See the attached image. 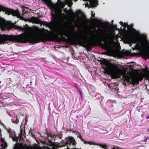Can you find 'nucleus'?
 <instances>
[{
  "label": "nucleus",
  "mask_w": 149,
  "mask_h": 149,
  "mask_svg": "<svg viewBox=\"0 0 149 149\" xmlns=\"http://www.w3.org/2000/svg\"><path fill=\"white\" fill-rule=\"evenodd\" d=\"M149 118V115L146 117V118L147 119H148Z\"/></svg>",
  "instance_id": "4c0bfd02"
},
{
  "label": "nucleus",
  "mask_w": 149,
  "mask_h": 149,
  "mask_svg": "<svg viewBox=\"0 0 149 149\" xmlns=\"http://www.w3.org/2000/svg\"><path fill=\"white\" fill-rule=\"evenodd\" d=\"M133 24H131L130 25H128L127 28L130 31H133L135 32H137L136 30L133 27Z\"/></svg>",
  "instance_id": "4468645a"
},
{
  "label": "nucleus",
  "mask_w": 149,
  "mask_h": 149,
  "mask_svg": "<svg viewBox=\"0 0 149 149\" xmlns=\"http://www.w3.org/2000/svg\"><path fill=\"white\" fill-rule=\"evenodd\" d=\"M46 134L47 137V139H48V144L46 143L45 141H41V142L42 144L43 145L46 144L47 146H44L42 147L43 149H51L48 147V146H52L53 148H59L65 146L66 145L67 146V149H69V148L68 147V146H70L71 145L74 146L75 145L76 142L74 139H68L65 142H63V140L61 141V143L52 142V140L53 141L55 140V139L54 138V136H51L49 134L47 133H46Z\"/></svg>",
  "instance_id": "7ed1b4c3"
},
{
  "label": "nucleus",
  "mask_w": 149,
  "mask_h": 149,
  "mask_svg": "<svg viewBox=\"0 0 149 149\" xmlns=\"http://www.w3.org/2000/svg\"><path fill=\"white\" fill-rule=\"evenodd\" d=\"M133 41L134 42V43H135L136 42V41H135V40L134 39H133Z\"/></svg>",
  "instance_id": "ea45409f"
},
{
  "label": "nucleus",
  "mask_w": 149,
  "mask_h": 149,
  "mask_svg": "<svg viewBox=\"0 0 149 149\" xmlns=\"http://www.w3.org/2000/svg\"><path fill=\"white\" fill-rule=\"evenodd\" d=\"M106 37L105 35H102L101 37L99 39L102 45L104 48L105 49H108L110 47V43L106 40Z\"/></svg>",
  "instance_id": "0eeeda50"
},
{
  "label": "nucleus",
  "mask_w": 149,
  "mask_h": 149,
  "mask_svg": "<svg viewBox=\"0 0 149 149\" xmlns=\"http://www.w3.org/2000/svg\"><path fill=\"white\" fill-rule=\"evenodd\" d=\"M71 131L73 133H76L77 131L75 130H71Z\"/></svg>",
  "instance_id": "2f4dec72"
},
{
  "label": "nucleus",
  "mask_w": 149,
  "mask_h": 149,
  "mask_svg": "<svg viewBox=\"0 0 149 149\" xmlns=\"http://www.w3.org/2000/svg\"><path fill=\"white\" fill-rule=\"evenodd\" d=\"M38 32L45 33V32L47 33L45 35H42L39 34L36 30H33L30 31L28 34H22L18 35H7L5 34L1 35L0 34V43H3L7 41L12 42L16 41L21 43H26L28 42L29 43H36L34 42H31V40L33 39L31 37V35L33 34L35 36H46L48 35H52L54 32H52L48 30L45 29L44 28L41 29L38 28Z\"/></svg>",
  "instance_id": "f03ea898"
},
{
  "label": "nucleus",
  "mask_w": 149,
  "mask_h": 149,
  "mask_svg": "<svg viewBox=\"0 0 149 149\" xmlns=\"http://www.w3.org/2000/svg\"><path fill=\"white\" fill-rule=\"evenodd\" d=\"M73 33H76L75 30L73 28L69 30L67 32L64 31L62 29H59L57 31V33H54L52 35L46 36H35L32 34L31 37L33 39L31 42L39 43L40 42H45L54 41L56 39H60L63 42L73 45H79L85 48L86 49H91V47L94 46L96 44V41H89L87 37H81L77 40L74 39L66 38L64 36L68 37L71 36Z\"/></svg>",
  "instance_id": "f257e3e1"
},
{
  "label": "nucleus",
  "mask_w": 149,
  "mask_h": 149,
  "mask_svg": "<svg viewBox=\"0 0 149 149\" xmlns=\"http://www.w3.org/2000/svg\"><path fill=\"white\" fill-rule=\"evenodd\" d=\"M130 54V52L126 50L124 52V54L125 55H129Z\"/></svg>",
  "instance_id": "5701e85b"
},
{
  "label": "nucleus",
  "mask_w": 149,
  "mask_h": 149,
  "mask_svg": "<svg viewBox=\"0 0 149 149\" xmlns=\"http://www.w3.org/2000/svg\"><path fill=\"white\" fill-rule=\"evenodd\" d=\"M115 28H117V26L116 25H115Z\"/></svg>",
  "instance_id": "79ce46f5"
},
{
  "label": "nucleus",
  "mask_w": 149,
  "mask_h": 149,
  "mask_svg": "<svg viewBox=\"0 0 149 149\" xmlns=\"http://www.w3.org/2000/svg\"><path fill=\"white\" fill-rule=\"evenodd\" d=\"M25 149H30L29 148H26Z\"/></svg>",
  "instance_id": "c03bdc74"
},
{
  "label": "nucleus",
  "mask_w": 149,
  "mask_h": 149,
  "mask_svg": "<svg viewBox=\"0 0 149 149\" xmlns=\"http://www.w3.org/2000/svg\"><path fill=\"white\" fill-rule=\"evenodd\" d=\"M6 24V20L2 19H0V27L1 29L4 28Z\"/></svg>",
  "instance_id": "9b49d317"
},
{
  "label": "nucleus",
  "mask_w": 149,
  "mask_h": 149,
  "mask_svg": "<svg viewBox=\"0 0 149 149\" xmlns=\"http://www.w3.org/2000/svg\"><path fill=\"white\" fill-rule=\"evenodd\" d=\"M113 22V20H112V22Z\"/></svg>",
  "instance_id": "a18cd8bd"
},
{
  "label": "nucleus",
  "mask_w": 149,
  "mask_h": 149,
  "mask_svg": "<svg viewBox=\"0 0 149 149\" xmlns=\"http://www.w3.org/2000/svg\"><path fill=\"white\" fill-rule=\"evenodd\" d=\"M84 143L85 144H89L91 145H92V144L94 145L95 144L93 142H91L90 141H85V140L84 141Z\"/></svg>",
  "instance_id": "6ab92c4d"
},
{
  "label": "nucleus",
  "mask_w": 149,
  "mask_h": 149,
  "mask_svg": "<svg viewBox=\"0 0 149 149\" xmlns=\"http://www.w3.org/2000/svg\"><path fill=\"white\" fill-rule=\"evenodd\" d=\"M22 11L23 12L22 14L23 15H24V14L26 13L27 12V10H26V9H22Z\"/></svg>",
  "instance_id": "b1692460"
},
{
  "label": "nucleus",
  "mask_w": 149,
  "mask_h": 149,
  "mask_svg": "<svg viewBox=\"0 0 149 149\" xmlns=\"http://www.w3.org/2000/svg\"><path fill=\"white\" fill-rule=\"evenodd\" d=\"M124 83H125V82H124Z\"/></svg>",
  "instance_id": "49530a36"
},
{
  "label": "nucleus",
  "mask_w": 149,
  "mask_h": 149,
  "mask_svg": "<svg viewBox=\"0 0 149 149\" xmlns=\"http://www.w3.org/2000/svg\"><path fill=\"white\" fill-rule=\"evenodd\" d=\"M31 136L32 137H34L35 138V137L34 136V135L32 134V133H31Z\"/></svg>",
  "instance_id": "72a5a7b5"
},
{
  "label": "nucleus",
  "mask_w": 149,
  "mask_h": 149,
  "mask_svg": "<svg viewBox=\"0 0 149 149\" xmlns=\"http://www.w3.org/2000/svg\"><path fill=\"white\" fill-rule=\"evenodd\" d=\"M143 72H148V68L146 66L145 68V69H143Z\"/></svg>",
  "instance_id": "4be33fe9"
},
{
  "label": "nucleus",
  "mask_w": 149,
  "mask_h": 149,
  "mask_svg": "<svg viewBox=\"0 0 149 149\" xmlns=\"http://www.w3.org/2000/svg\"><path fill=\"white\" fill-rule=\"evenodd\" d=\"M64 10L65 12V11H66L67 12H70L71 13H73V11L71 8H70L69 10H66V9H65Z\"/></svg>",
  "instance_id": "393cba45"
},
{
  "label": "nucleus",
  "mask_w": 149,
  "mask_h": 149,
  "mask_svg": "<svg viewBox=\"0 0 149 149\" xmlns=\"http://www.w3.org/2000/svg\"><path fill=\"white\" fill-rule=\"evenodd\" d=\"M81 10H77L76 11V13L78 14H79L80 13H81Z\"/></svg>",
  "instance_id": "7c9ffc66"
},
{
  "label": "nucleus",
  "mask_w": 149,
  "mask_h": 149,
  "mask_svg": "<svg viewBox=\"0 0 149 149\" xmlns=\"http://www.w3.org/2000/svg\"><path fill=\"white\" fill-rule=\"evenodd\" d=\"M132 49L133 50H134V49L133 47H132Z\"/></svg>",
  "instance_id": "37998d69"
},
{
  "label": "nucleus",
  "mask_w": 149,
  "mask_h": 149,
  "mask_svg": "<svg viewBox=\"0 0 149 149\" xmlns=\"http://www.w3.org/2000/svg\"><path fill=\"white\" fill-rule=\"evenodd\" d=\"M149 130V129L148 130Z\"/></svg>",
  "instance_id": "de8ad7c7"
},
{
  "label": "nucleus",
  "mask_w": 149,
  "mask_h": 149,
  "mask_svg": "<svg viewBox=\"0 0 149 149\" xmlns=\"http://www.w3.org/2000/svg\"><path fill=\"white\" fill-rule=\"evenodd\" d=\"M112 64L107 65V68L105 69V71L110 74L111 78L113 79L120 78V72L116 70L117 69L119 70L118 67H113Z\"/></svg>",
  "instance_id": "39448f33"
},
{
  "label": "nucleus",
  "mask_w": 149,
  "mask_h": 149,
  "mask_svg": "<svg viewBox=\"0 0 149 149\" xmlns=\"http://www.w3.org/2000/svg\"><path fill=\"white\" fill-rule=\"evenodd\" d=\"M74 86L77 90L81 96L82 95V93L80 88H79L76 84H74Z\"/></svg>",
  "instance_id": "a211bd4d"
},
{
  "label": "nucleus",
  "mask_w": 149,
  "mask_h": 149,
  "mask_svg": "<svg viewBox=\"0 0 149 149\" xmlns=\"http://www.w3.org/2000/svg\"><path fill=\"white\" fill-rule=\"evenodd\" d=\"M133 54V55H132V56H136V54H137V53H133V54Z\"/></svg>",
  "instance_id": "e433bc0d"
},
{
  "label": "nucleus",
  "mask_w": 149,
  "mask_h": 149,
  "mask_svg": "<svg viewBox=\"0 0 149 149\" xmlns=\"http://www.w3.org/2000/svg\"><path fill=\"white\" fill-rule=\"evenodd\" d=\"M0 11L5 12L7 15H12L13 16H16L22 20H25V18L20 14L18 10H14L12 9L4 7L0 5Z\"/></svg>",
  "instance_id": "20e7f679"
},
{
  "label": "nucleus",
  "mask_w": 149,
  "mask_h": 149,
  "mask_svg": "<svg viewBox=\"0 0 149 149\" xmlns=\"http://www.w3.org/2000/svg\"><path fill=\"white\" fill-rule=\"evenodd\" d=\"M93 11H91V17H93L94 18L95 17V13H93Z\"/></svg>",
  "instance_id": "cd10ccee"
},
{
  "label": "nucleus",
  "mask_w": 149,
  "mask_h": 149,
  "mask_svg": "<svg viewBox=\"0 0 149 149\" xmlns=\"http://www.w3.org/2000/svg\"><path fill=\"white\" fill-rule=\"evenodd\" d=\"M56 136L57 137H58L59 139H61L62 137V135H60L59 134H57L56 135Z\"/></svg>",
  "instance_id": "c756f323"
},
{
  "label": "nucleus",
  "mask_w": 149,
  "mask_h": 149,
  "mask_svg": "<svg viewBox=\"0 0 149 149\" xmlns=\"http://www.w3.org/2000/svg\"><path fill=\"white\" fill-rule=\"evenodd\" d=\"M95 145L97 146H99L100 147H101L102 148H104L105 149H108V148H107V146L105 144H95Z\"/></svg>",
  "instance_id": "dca6fc26"
},
{
  "label": "nucleus",
  "mask_w": 149,
  "mask_h": 149,
  "mask_svg": "<svg viewBox=\"0 0 149 149\" xmlns=\"http://www.w3.org/2000/svg\"><path fill=\"white\" fill-rule=\"evenodd\" d=\"M86 1L90 2V5L92 7H95L98 4L97 2H96L94 0H86Z\"/></svg>",
  "instance_id": "f8f14e48"
},
{
  "label": "nucleus",
  "mask_w": 149,
  "mask_h": 149,
  "mask_svg": "<svg viewBox=\"0 0 149 149\" xmlns=\"http://www.w3.org/2000/svg\"><path fill=\"white\" fill-rule=\"evenodd\" d=\"M123 78L125 81H126L127 83H130L133 86L136 84H138L139 81L142 79V78L134 77L131 78L130 81V77L127 75H123Z\"/></svg>",
  "instance_id": "423d86ee"
},
{
  "label": "nucleus",
  "mask_w": 149,
  "mask_h": 149,
  "mask_svg": "<svg viewBox=\"0 0 149 149\" xmlns=\"http://www.w3.org/2000/svg\"><path fill=\"white\" fill-rule=\"evenodd\" d=\"M46 1V4H48V1H47V0H45Z\"/></svg>",
  "instance_id": "58836bf2"
},
{
  "label": "nucleus",
  "mask_w": 149,
  "mask_h": 149,
  "mask_svg": "<svg viewBox=\"0 0 149 149\" xmlns=\"http://www.w3.org/2000/svg\"><path fill=\"white\" fill-rule=\"evenodd\" d=\"M123 27H124V28H125L126 27H127V26H128V24L127 23H124L123 24Z\"/></svg>",
  "instance_id": "a878e982"
},
{
  "label": "nucleus",
  "mask_w": 149,
  "mask_h": 149,
  "mask_svg": "<svg viewBox=\"0 0 149 149\" xmlns=\"http://www.w3.org/2000/svg\"><path fill=\"white\" fill-rule=\"evenodd\" d=\"M136 45H137V46H140L139 44H138V43L136 44Z\"/></svg>",
  "instance_id": "a19ab883"
},
{
  "label": "nucleus",
  "mask_w": 149,
  "mask_h": 149,
  "mask_svg": "<svg viewBox=\"0 0 149 149\" xmlns=\"http://www.w3.org/2000/svg\"><path fill=\"white\" fill-rule=\"evenodd\" d=\"M99 21L101 22L102 24H102L104 25L105 26H107L108 24H108V22H103L101 20H99Z\"/></svg>",
  "instance_id": "412c9836"
},
{
  "label": "nucleus",
  "mask_w": 149,
  "mask_h": 149,
  "mask_svg": "<svg viewBox=\"0 0 149 149\" xmlns=\"http://www.w3.org/2000/svg\"><path fill=\"white\" fill-rule=\"evenodd\" d=\"M4 138H3L2 137V134H1V130L0 129V141L3 142L4 144H1L0 146L2 147L1 149H5V148L7 146V144L6 141L4 140Z\"/></svg>",
  "instance_id": "1a4fd4ad"
},
{
  "label": "nucleus",
  "mask_w": 149,
  "mask_h": 149,
  "mask_svg": "<svg viewBox=\"0 0 149 149\" xmlns=\"http://www.w3.org/2000/svg\"><path fill=\"white\" fill-rule=\"evenodd\" d=\"M51 15L52 16V20L53 22H50L49 23H48L45 21H42V22L41 23V24L44 26H46L47 27L49 28H51L53 24V23L55 22L56 19V17L52 13Z\"/></svg>",
  "instance_id": "6e6552de"
},
{
  "label": "nucleus",
  "mask_w": 149,
  "mask_h": 149,
  "mask_svg": "<svg viewBox=\"0 0 149 149\" xmlns=\"http://www.w3.org/2000/svg\"><path fill=\"white\" fill-rule=\"evenodd\" d=\"M119 23L120 25H121L122 26H123V22L120 21L119 22Z\"/></svg>",
  "instance_id": "473e14b6"
},
{
  "label": "nucleus",
  "mask_w": 149,
  "mask_h": 149,
  "mask_svg": "<svg viewBox=\"0 0 149 149\" xmlns=\"http://www.w3.org/2000/svg\"><path fill=\"white\" fill-rule=\"evenodd\" d=\"M146 77L148 80H149V73L146 75Z\"/></svg>",
  "instance_id": "c85d7f7f"
},
{
  "label": "nucleus",
  "mask_w": 149,
  "mask_h": 149,
  "mask_svg": "<svg viewBox=\"0 0 149 149\" xmlns=\"http://www.w3.org/2000/svg\"><path fill=\"white\" fill-rule=\"evenodd\" d=\"M78 134L79 135V136H78V137H79V138L81 139V141L83 142L85 140L82 139L81 137V135L80 133L78 132Z\"/></svg>",
  "instance_id": "aec40b11"
},
{
  "label": "nucleus",
  "mask_w": 149,
  "mask_h": 149,
  "mask_svg": "<svg viewBox=\"0 0 149 149\" xmlns=\"http://www.w3.org/2000/svg\"><path fill=\"white\" fill-rule=\"evenodd\" d=\"M142 37L144 38H146V36L145 35H142Z\"/></svg>",
  "instance_id": "c9c22d12"
},
{
  "label": "nucleus",
  "mask_w": 149,
  "mask_h": 149,
  "mask_svg": "<svg viewBox=\"0 0 149 149\" xmlns=\"http://www.w3.org/2000/svg\"><path fill=\"white\" fill-rule=\"evenodd\" d=\"M2 126H3V127L5 130L7 131V132L9 133V134L11 132H12V130L10 128H9V129L7 128L4 124H2Z\"/></svg>",
  "instance_id": "2eb2a0df"
},
{
  "label": "nucleus",
  "mask_w": 149,
  "mask_h": 149,
  "mask_svg": "<svg viewBox=\"0 0 149 149\" xmlns=\"http://www.w3.org/2000/svg\"><path fill=\"white\" fill-rule=\"evenodd\" d=\"M31 20L33 23L38 24H41L42 21L37 18L32 17L31 18Z\"/></svg>",
  "instance_id": "9d476101"
},
{
  "label": "nucleus",
  "mask_w": 149,
  "mask_h": 149,
  "mask_svg": "<svg viewBox=\"0 0 149 149\" xmlns=\"http://www.w3.org/2000/svg\"><path fill=\"white\" fill-rule=\"evenodd\" d=\"M9 137L10 138H12L13 139V140L14 137H13V135L12 134V132H11L10 133H9Z\"/></svg>",
  "instance_id": "bb28decb"
},
{
  "label": "nucleus",
  "mask_w": 149,
  "mask_h": 149,
  "mask_svg": "<svg viewBox=\"0 0 149 149\" xmlns=\"http://www.w3.org/2000/svg\"><path fill=\"white\" fill-rule=\"evenodd\" d=\"M15 28L16 29L22 31H25L27 30V28L25 27H22L20 26H15Z\"/></svg>",
  "instance_id": "ddd939ff"
},
{
  "label": "nucleus",
  "mask_w": 149,
  "mask_h": 149,
  "mask_svg": "<svg viewBox=\"0 0 149 149\" xmlns=\"http://www.w3.org/2000/svg\"><path fill=\"white\" fill-rule=\"evenodd\" d=\"M11 121L14 124H17L19 123L18 119L17 117H16L15 120L14 119H11Z\"/></svg>",
  "instance_id": "f3484780"
},
{
  "label": "nucleus",
  "mask_w": 149,
  "mask_h": 149,
  "mask_svg": "<svg viewBox=\"0 0 149 149\" xmlns=\"http://www.w3.org/2000/svg\"><path fill=\"white\" fill-rule=\"evenodd\" d=\"M141 43V47H143V44L142 43V42H140Z\"/></svg>",
  "instance_id": "f704fd0d"
}]
</instances>
